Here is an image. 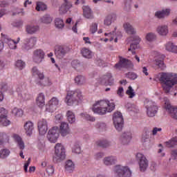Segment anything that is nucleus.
I'll use <instances>...</instances> for the list:
<instances>
[{"label":"nucleus","mask_w":177,"mask_h":177,"mask_svg":"<svg viewBox=\"0 0 177 177\" xmlns=\"http://www.w3.org/2000/svg\"><path fill=\"white\" fill-rule=\"evenodd\" d=\"M145 38H146L147 41L151 42V41H154V39H156V34H154L153 32H149V33L147 34Z\"/></svg>","instance_id":"13d9d810"},{"label":"nucleus","mask_w":177,"mask_h":177,"mask_svg":"<svg viewBox=\"0 0 177 177\" xmlns=\"http://www.w3.org/2000/svg\"><path fill=\"white\" fill-rule=\"evenodd\" d=\"M55 24L57 28H63L64 27V22L60 18H56L55 19Z\"/></svg>","instance_id":"de8ad7c7"},{"label":"nucleus","mask_w":177,"mask_h":177,"mask_svg":"<svg viewBox=\"0 0 177 177\" xmlns=\"http://www.w3.org/2000/svg\"><path fill=\"white\" fill-rule=\"evenodd\" d=\"M136 157L138 160L140 171H141V172H145V171L147 169V167H149V160H147L146 156L141 153H138Z\"/></svg>","instance_id":"1a4fd4ad"},{"label":"nucleus","mask_w":177,"mask_h":177,"mask_svg":"<svg viewBox=\"0 0 177 177\" xmlns=\"http://www.w3.org/2000/svg\"><path fill=\"white\" fill-rule=\"evenodd\" d=\"M96 31H97V24L93 23L90 26V32L92 34H95V32H96Z\"/></svg>","instance_id":"0e129e2a"},{"label":"nucleus","mask_w":177,"mask_h":177,"mask_svg":"<svg viewBox=\"0 0 177 177\" xmlns=\"http://www.w3.org/2000/svg\"><path fill=\"white\" fill-rule=\"evenodd\" d=\"M24 128L27 136H31L34 131V123L31 121H28L24 125Z\"/></svg>","instance_id":"b1692460"},{"label":"nucleus","mask_w":177,"mask_h":177,"mask_svg":"<svg viewBox=\"0 0 177 177\" xmlns=\"http://www.w3.org/2000/svg\"><path fill=\"white\" fill-rule=\"evenodd\" d=\"M113 124L115 125V128L119 132L122 131V128L124 127V118H122V113L119 111H116L113 113Z\"/></svg>","instance_id":"0eeeda50"},{"label":"nucleus","mask_w":177,"mask_h":177,"mask_svg":"<svg viewBox=\"0 0 177 177\" xmlns=\"http://www.w3.org/2000/svg\"><path fill=\"white\" fill-rule=\"evenodd\" d=\"M10 154L9 149H3L0 151V158H6Z\"/></svg>","instance_id":"8fccbe9b"},{"label":"nucleus","mask_w":177,"mask_h":177,"mask_svg":"<svg viewBox=\"0 0 177 177\" xmlns=\"http://www.w3.org/2000/svg\"><path fill=\"white\" fill-rule=\"evenodd\" d=\"M156 32L159 35H162V37H165L168 34V26H159L156 28Z\"/></svg>","instance_id":"72a5a7b5"},{"label":"nucleus","mask_w":177,"mask_h":177,"mask_svg":"<svg viewBox=\"0 0 177 177\" xmlns=\"http://www.w3.org/2000/svg\"><path fill=\"white\" fill-rule=\"evenodd\" d=\"M133 41L134 43H132L130 45L129 52H131L132 55H135V49H138V45H139V42H140V37H139V36H134L133 37Z\"/></svg>","instance_id":"5701e85b"},{"label":"nucleus","mask_w":177,"mask_h":177,"mask_svg":"<svg viewBox=\"0 0 177 177\" xmlns=\"http://www.w3.org/2000/svg\"><path fill=\"white\" fill-rule=\"evenodd\" d=\"M37 44V37H31L30 38H26L24 40V43L22 45L23 50H30V49H32L35 44Z\"/></svg>","instance_id":"ddd939ff"},{"label":"nucleus","mask_w":177,"mask_h":177,"mask_svg":"<svg viewBox=\"0 0 177 177\" xmlns=\"http://www.w3.org/2000/svg\"><path fill=\"white\" fill-rule=\"evenodd\" d=\"M17 92H18V97L19 99H21L22 100H28L30 99V95L23 91L21 88H17Z\"/></svg>","instance_id":"f704fd0d"},{"label":"nucleus","mask_w":177,"mask_h":177,"mask_svg":"<svg viewBox=\"0 0 177 177\" xmlns=\"http://www.w3.org/2000/svg\"><path fill=\"white\" fill-rule=\"evenodd\" d=\"M40 21L44 24H50L53 21V18L49 15H45L40 19Z\"/></svg>","instance_id":"a19ab883"},{"label":"nucleus","mask_w":177,"mask_h":177,"mask_svg":"<svg viewBox=\"0 0 177 177\" xmlns=\"http://www.w3.org/2000/svg\"><path fill=\"white\" fill-rule=\"evenodd\" d=\"M104 157V153L103 152H98L94 155L95 160H101V158H103Z\"/></svg>","instance_id":"338daca9"},{"label":"nucleus","mask_w":177,"mask_h":177,"mask_svg":"<svg viewBox=\"0 0 177 177\" xmlns=\"http://www.w3.org/2000/svg\"><path fill=\"white\" fill-rule=\"evenodd\" d=\"M165 49L167 52H171L172 53H177V46L174 43L169 41L165 44Z\"/></svg>","instance_id":"473e14b6"},{"label":"nucleus","mask_w":177,"mask_h":177,"mask_svg":"<svg viewBox=\"0 0 177 177\" xmlns=\"http://www.w3.org/2000/svg\"><path fill=\"white\" fill-rule=\"evenodd\" d=\"M145 107L147 110L148 117H154L157 114V110L158 109L157 108V105H156V102L145 100Z\"/></svg>","instance_id":"423d86ee"},{"label":"nucleus","mask_w":177,"mask_h":177,"mask_svg":"<svg viewBox=\"0 0 177 177\" xmlns=\"http://www.w3.org/2000/svg\"><path fill=\"white\" fill-rule=\"evenodd\" d=\"M47 139L50 142V143H56L57 142V139H59V136L53 134H47Z\"/></svg>","instance_id":"09e8293b"},{"label":"nucleus","mask_w":177,"mask_h":177,"mask_svg":"<svg viewBox=\"0 0 177 177\" xmlns=\"http://www.w3.org/2000/svg\"><path fill=\"white\" fill-rule=\"evenodd\" d=\"M81 54L83 57L86 59H92V51L86 48H83L81 49Z\"/></svg>","instance_id":"e433bc0d"},{"label":"nucleus","mask_w":177,"mask_h":177,"mask_svg":"<svg viewBox=\"0 0 177 177\" xmlns=\"http://www.w3.org/2000/svg\"><path fill=\"white\" fill-rule=\"evenodd\" d=\"M95 145L100 147H109V146H110V142L106 140H103L97 141Z\"/></svg>","instance_id":"a18cd8bd"},{"label":"nucleus","mask_w":177,"mask_h":177,"mask_svg":"<svg viewBox=\"0 0 177 177\" xmlns=\"http://www.w3.org/2000/svg\"><path fill=\"white\" fill-rule=\"evenodd\" d=\"M1 38L3 39L4 42L8 45L10 49H16L17 48V44L20 42V37H17V41H15L3 33H1Z\"/></svg>","instance_id":"2eb2a0df"},{"label":"nucleus","mask_w":177,"mask_h":177,"mask_svg":"<svg viewBox=\"0 0 177 177\" xmlns=\"http://www.w3.org/2000/svg\"><path fill=\"white\" fill-rule=\"evenodd\" d=\"M37 128L39 135H45L48 132V121L45 119L39 120L37 122Z\"/></svg>","instance_id":"a211bd4d"},{"label":"nucleus","mask_w":177,"mask_h":177,"mask_svg":"<svg viewBox=\"0 0 177 177\" xmlns=\"http://www.w3.org/2000/svg\"><path fill=\"white\" fill-rule=\"evenodd\" d=\"M83 9V15L86 19H93V12H92V10L88 6H84L82 7Z\"/></svg>","instance_id":"a878e982"},{"label":"nucleus","mask_w":177,"mask_h":177,"mask_svg":"<svg viewBox=\"0 0 177 177\" xmlns=\"http://www.w3.org/2000/svg\"><path fill=\"white\" fill-rule=\"evenodd\" d=\"M73 8V4L68 0H64V3L59 8V15H66Z\"/></svg>","instance_id":"aec40b11"},{"label":"nucleus","mask_w":177,"mask_h":177,"mask_svg":"<svg viewBox=\"0 0 177 177\" xmlns=\"http://www.w3.org/2000/svg\"><path fill=\"white\" fill-rule=\"evenodd\" d=\"M117 93L120 97H122L124 96V88L119 87Z\"/></svg>","instance_id":"774afa93"},{"label":"nucleus","mask_w":177,"mask_h":177,"mask_svg":"<svg viewBox=\"0 0 177 177\" xmlns=\"http://www.w3.org/2000/svg\"><path fill=\"white\" fill-rule=\"evenodd\" d=\"M149 131L145 130L142 135V142H143L144 143L146 142H149Z\"/></svg>","instance_id":"4d7b16f0"},{"label":"nucleus","mask_w":177,"mask_h":177,"mask_svg":"<svg viewBox=\"0 0 177 177\" xmlns=\"http://www.w3.org/2000/svg\"><path fill=\"white\" fill-rule=\"evenodd\" d=\"M126 94L129 96L130 99H132L133 97H135V91H133V88H132V86H129L128 87V89L126 91Z\"/></svg>","instance_id":"5fc2aeb1"},{"label":"nucleus","mask_w":177,"mask_h":177,"mask_svg":"<svg viewBox=\"0 0 177 177\" xmlns=\"http://www.w3.org/2000/svg\"><path fill=\"white\" fill-rule=\"evenodd\" d=\"M8 111L4 108H0V118H3L6 117Z\"/></svg>","instance_id":"69168bd1"},{"label":"nucleus","mask_w":177,"mask_h":177,"mask_svg":"<svg viewBox=\"0 0 177 177\" xmlns=\"http://www.w3.org/2000/svg\"><path fill=\"white\" fill-rule=\"evenodd\" d=\"M159 81L165 93H169L172 87L177 84V74L174 73H161Z\"/></svg>","instance_id":"f03ea898"},{"label":"nucleus","mask_w":177,"mask_h":177,"mask_svg":"<svg viewBox=\"0 0 177 177\" xmlns=\"http://www.w3.org/2000/svg\"><path fill=\"white\" fill-rule=\"evenodd\" d=\"M117 20V15L114 13L109 15L107 17H106L104 24L105 26H111L112 21H115Z\"/></svg>","instance_id":"cd10ccee"},{"label":"nucleus","mask_w":177,"mask_h":177,"mask_svg":"<svg viewBox=\"0 0 177 177\" xmlns=\"http://www.w3.org/2000/svg\"><path fill=\"white\" fill-rule=\"evenodd\" d=\"M36 104L39 107H44L45 106V95L42 93H40L37 99H36Z\"/></svg>","instance_id":"c756f323"},{"label":"nucleus","mask_w":177,"mask_h":177,"mask_svg":"<svg viewBox=\"0 0 177 177\" xmlns=\"http://www.w3.org/2000/svg\"><path fill=\"white\" fill-rule=\"evenodd\" d=\"M15 117H23L24 112L21 109L14 108L12 111Z\"/></svg>","instance_id":"3c124183"},{"label":"nucleus","mask_w":177,"mask_h":177,"mask_svg":"<svg viewBox=\"0 0 177 177\" xmlns=\"http://www.w3.org/2000/svg\"><path fill=\"white\" fill-rule=\"evenodd\" d=\"M48 134L55 135V136H59V135H60V130H59V127H53L48 131Z\"/></svg>","instance_id":"37998d69"},{"label":"nucleus","mask_w":177,"mask_h":177,"mask_svg":"<svg viewBox=\"0 0 177 177\" xmlns=\"http://www.w3.org/2000/svg\"><path fill=\"white\" fill-rule=\"evenodd\" d=\"M82 99H84L82 92H81L80 89H76L69 91L66 93L64 102L67 106H78V103H80Z\"/></svg>","instance_id":"7ed1b4c3"},{"label":"nucleus","mask_w":177,"mask_h":177,"mask_svg":"<svg viewBox=\"0 0 177 177\" xmlns=\"http://www.w3.org/2000/svg\"><path fill=\"white\" fill-rule=\"evenodd\" d=\"M165 109L167 113H170L171 118L177 120V106H172L169 101L167 100L165 103Z\"/></svg>","instance_id":"f3484780"},{"label":"nucleus","mask_w":177,"mask_h":177,"mask_svg":"<svg viewBox=\"0 0 177 177\" xmlns=\"http://www.w3.org/2000/svg\"><path fill=\"white\" fill-rule=\"evenodd\" d=\"M73 153L75 154L81 153V146H80V142H75L72 148Z\"/></svg>","instance_id":"49530a36"},{"label":"nucleus","mask_w":177,"mask_h":177,"mask_svg":"<svg viewBox=\"0 0 177 177\" xmlns=\"http://www.w3.org/2000/svg\"><path fill=\"white\" fill-rule=\"evenodd\" d=\"M114 172L119 177H131L132 176V172L127 166L116 165L114 167Z\"/></svg>","instance_id":"6e6552de"},{"label":"nucleus","mask_w":177,"mask_h":177,"mask_svg":"<svg viewBox=\"0 0 177 177\" xmlns=\"http://www.w3.org/2000/svg\"><path fill=\"white\" fill-rule=\"evenodd\" d=\"M123 27L127 34H131V35H134V34H136V30H135V28H133L131 24L125 23L124 24Z\"/></svg>","instance_id":"2f4dec72"},{"label":"nucleus","mask_w":177,"mask_h":177,"mask_svg":"<svg viewBox=\"0 0 177 177\" xmlns=\"http://www.w3.org/2000/svg\"><path fill=\"white\" fill-rule=\"evenodd\" d=\"M16 67H17L19 70H23L24 67H26V63L22 60H18L15 64Z\"/></svg>","instance_id":"680f3d73"},{"label":"nucleus","mask_w":177,"mask_h":177,"mask_svg":"<svg viewBox=\"0 0 177 177\" xmlns=\"http://www.w3.org/2000/svg\"><path fill=\"white\" fill-rule=\"evenodd\" d=\"M66 117L70 124H74L75 122V114L72 111H67Z\"/></svg>","instance_id":"ea45409f"},{"label":"nucleus","mask_w":177,"mask_h":177,"mask_svg":"<svg viewBox=\"0 0 177 177\" xmlns=\"http://www.w3.org/2000/svg\"><path fill=\"white\" fill-rule=\"evenodd\" d=\"M105 37H109L110 39H104V41L107 42V41H113L114 39L115 42H118V39L122 37V33H121V31H118L117 33H115V31H113V32L109 33H104Z\"/></svg>","instance_id":"6ab92c4d"},{"label":"nucleus","mask_w":177,"mask_h":177,"mask_svg":"<svg viewBox=\"0 0 177 177\" xmlns=\"http://www.w3.org/2000/svg\"><path fill=\"white\" fill-rule=\"evenodd\" d=\"M120 61L118 63L115 64V68L120 70V68H129V67H133L132 62L131 60L127 59L121 56H119Z\"/></svg>","instance_id":"4468645a"},{"label":"nucleus","mask_w":177,"mask_h":177,"mask_svg":"<svg viewBox=\"0 0 177 177\" xmlns=\"http://www.w3.org/2000/svg\"><path fill=\"white\" fill-rule=\"evenodd\" d=\"M33 62L37 63V64H39L42 63V60L45 59V52H44L41 49H37L33 52Z\"/></svg>","instance_id":"dca6fc26"},{"label":"nucleus","mask_w":177,"mask_h":177,"mask_svg":"<svg viewBox=\"0 0 177 177\" xmlns=\"http://www.w3.org/2000/svg\"><path fill=\"white\" fill-rule=\"evenodd\" d=\"M81 115L82 117L85 118V120H87V121H91L92 122H93L95 120V117L91 116L89 114L87 113H82Z\"/></svg>","instance_id":"bf43d9fd"},{"label":"nucleus","mask_w":177,"mask_h":177,"mask_svg":"<svg viewBox=\"0 0 177 177\" xmlns=\"http://www.w3.org/2000/svg\"><path fill=\"white\" fill-rule=\"evenodd\" d=\"M70 52V48L66 46H56L55 48V55L58 59H63Z\"/></svg>","instance_id":"9b49d317"},{"label":"nucleus","mask_w":177,"mask_h":177,"mask_svg":"<svg viewBox=\"0 0 177 177\" xmlns=\"http://www.w3.org/2000/svg\"><path fill=\"white\" fill-rule=\"evenodd\" d=\"M132 4V0H126L125 3H124V10H126V12H128L129 10H131V5Z\"/></svg>","instance_id":"052dcab7"},{"label":"nucleus","mask_w":177,"mask_h":177,"mask_svg":"<svg viewBox=\"0 0 177 177\" xmlns=\"http://www.w3.org/2000/svg\"><path fill=\"white\" fill-rule=\"evenodd\" d=\"M104 165H113L117 162V158L115 156H108L103 159Z\"/></svg>","instance_id":"7c9ffc66"},{"label":"nucleus","mask_w":177,"mask_h":177,"mask_svg":"<svg viewBox=\"0 0 177 177\" xmlns=\"http://www.w3.org/2000/svg\"><path fill=\"white\" fill-rule=\"evenodd\" d=\"M66 160V149L62 143H57L55 146V155L53 156V161L55 162H60Z\"/></svg>","instance_id":"39448f33"},{"label":"nucleus","mask_w":177,"mask_h":177,"mask_svg":"<svg viewBox=\"0 0 177 177\" xmlns=\"http://www.w3.org/2000/svg\"><path fill=\"white\" fill-rule=\"evenodd\" d=\"M164 59H165V55H160L158 58L155 59V64L158 66L160 70H165L167 66L164 63Z\"/></svg>","instance_id":"393cba45"},{"label":"nucleus","mask_w":177,"mask_h":177,"mask_svg":"<svg viewBox=\"0 0 177 177\" xmlns=\"http://www.w3.org/2000/svg\"><path fill=\"white\" fill-rule=\"evenodd\" d=\"M46 5H45V3L41 1H39L37 3L36 10L39 12L41 10H46Z\"/></svg>","instance_id":"864d4df0"},{"label":"nucleus","mask_w":177,"mask_h":177,"mask_svg":"<svg viewBox=\"0 0 177 177\" xmlns=\"http://www.w3.org/2000/svg\"><path fill=\"white\" fill-rule=\"evenodd\" d=\"M9 142V136L4 132H0V146Z\"/></svg>","instance_id":"4c0bfd02"},{"label":"nucleus","mask_w":177,"mask_h":177,"mask_svg":"<svg viewBox=\"0 0 177 177\" xmlns=\"http://www.w3.org/2000/svg\"><path fill=\"white\" fill-rule=\"evenodd\" d=\"M26 31L28 34H35L37 31H39V26L34 25H27L26 27Z\"/></svg>","instance_id":"c85d7f7f"},{"label":"nucleus","mask_w":177,"mask_h":177,"mask_svg":"<svg viewBox=\"0 0 177 177\" xmlns=\"http://www.w3.org/2000/svg\"><path fill=\"white\" fill-rule=\"evenodd\" d=\"M95 128L98 129L100 131H106V129L107 128V126L106 125V123L104 122H98L95 125Z\"/></svg>","instance_id":"603ef678"},{"label":"nucleus","mask_w":177,"mask_h":177,"mask_svg":"<svg viewBox=\"0 0 177 177\" xmlns=\"http://www.w3.org/2000/svg\"><path fill=\"white\" fill-rule=\"evenodd\" d=\"M59 133L63 137L67 136V135H70L71 133V129H70V127L67 122H62L59 127Z\"/></svg>","instance_id":"412c9836"},{"label":"nucleus","mask_w":177,"mask_h":177,"mask_svg":"<svg viewBox=\"0 0 177 177\" xmlns=\"http://www.w3.org/2000/svg\"><path fill=\"white\" fill-rule=\"evenodd\" d=\"M32 75H37L38 78L35 80V84L40 88H45V86H50L52 85V80L49 77H45L43 72L39 71L37 66L32 68Z\"/></svg>","instance_id":"20e7f679"},{"label":"nucleus","mask_w":177,"mask_h":177,"mask_svg":"<svg viewBox=\"0 0 177 177\" xmlns=\"http://www.w3.org/2000/svg\"><path fill=\"white\" fill-rule=\"evenodd\" d=\"M97 81L99 84L101 85H105V86L109 85V86H112V85H114V79H113V75L110 73L103 75L98 79Z\"/></svg>","instance_id":"9d476101"},{"label":"nucleus","mask_w":177,"mask_h":177,"mask_svg":"<svg viewBox=\"0 0 177 177\" xmlns=\"http://www.w3.org/2000/svg\"><path fill=\"white\" fill-rule=\"evenodd\" d=\"M115 109V104L110 102L107 100H100L95 101L91 108L92 111L98 115H104L107 113H111Z\"/></svg>","instance_id":"f257e3e1"},{"label":"nucleus","mask_w":177,"mask_h":177,"mask_svg":"<svg viewBox=\"0 0 177 177\" xmlns=\"http://www.w3.org/2000/svg\"><path fill=\"white\" fill-rule=\"evenodd\" d=\"M13 139L17 142L19 149L21 150L24 149V142H23V140H21V137L17 134L13 135Z\"/></svg>","instance_id":"c9c22d12"},{"label":"nucleus","mask_w":177,"mask_h":177,"mask_svg":"<svg viewBox=\"0 0 177 177\" xmlns=\"http://www.w3.org/2000/svg\"><path fill=\"white\" fill-rule=\"evenodd\" d=\"M46 172L48 176H52L53 174H55V167L53 165L48 166L46 168Z\"/></svg>","instance_id":"e2e57ef3"},{"label":"nucleus","mask_w":177,"mask_h":177,"mask_svg":"<svg viewBox=\"0 0 177 177\" xmlns=\"http://www.w3.org/2000/svg\"><path fill=\"white\" fill-rule=\"evenodd\" d=\"M132 139V133L131 132L123 133L120 138V142L122 145H128Z\"/></svg>","instance_id":"4be33fe9"},{"label":"nucleus","mask_w":177,"mask_h":177,"mask_svg":"<svg viewBox=\"0 0 177 177\" xmlns=\"http://www.w3.org/2000/svg\"><path fill=\"white\" fill-rule=\"evenodd\" d=\"M169 13H171V10L167 8L161 11H157L155 13V16L156 17H158V19H164V17H167V16H169Z\"/></svg>","instance_id":"bb28decb"},{"label":"nucleus","mask_w":177,"mask_h":177,"mask_svg":"<svg viewBox=\"0 0 177 177\" xmlns=\"http://www.w3.org/2000/svg\"><path fill=\"white\" fill-rule=\"evenodd\" d=\"M74 168H75V165L72 160H67L65 164V169L67 172H73L74 171Z\"/></svg>","instance_id":"58836bf2"},{"label":"nucleus","mask_w":177,"mask_h":177,"mask_svg":"<svg viewBox=\"0 0 177 177\" xmlns=\"http://www.w3.org/2000/svg\"><path fill=\"white\" fill-rule=\"evenodd\" d=\"M0 123L3 127H8V125H10V120H8V118H0Z\"/></svg>","instance_id":"6e6d98bb"},{"label":"nucleus","mask_w":177,"mask_h":177,"mask_svg":"<svg viewBox=\"0 0 177 177\" xmlns=\"http://www.w3.org/2000/svg\"><path fill=\"white\" fill-rule=\"evenodd\" d=\"M60 104V101L56 97H53L48 101V104L46 106V111H48V113H53L59 105Z\"/></svg>","instance_id":"f8f14e48"},{"label":"nucleus","mask_w":177,"mask_h":177,"mask_svg":"<svg viewBox=\"0 0 177 177\" xmlns=\"http://www.w3.org/2000/svg\"><path fill=\"white\" fill-rule=\"evenodd\" d=\"M75 82L77 85H84L86 82V79L82 75H78L75 78Z\"/></svg>","instance_id":"79ce46f5"},{"label":"nucleus","mask_w":177,"mask_h":177,"mask_svg":"<svg viewBox=\"0 0 177 177\" xmlns=\"http://www.w3.org/2000/svg\"><path fill=\"white\" fill-rule=\"evenodd\" d=\"M167 147H174V146H177V137L171 138L170 140L165 142Z\"/></svg>","instance_id":"c03bdc74"}]
</instances>
